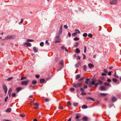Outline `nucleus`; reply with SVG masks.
<instances>
[{
    "mask_svg": "<svg viewBox=\"0 0 121 121\" xmlns=\"http://www.w3.org/2000/svg\"><path fill=\"white\" fill-rule=\"evenodd\" d=\"M8 97H6L4 101L6 102L7 100Z\"/></svg>",
    "mask_w": 121,
    "mask_h": 121,
    "instance_id": "obj_56",
    "label": "nucleus"
},
{
    "mask_svg": "<svg viewBox=\"0 0 121 121\" xmlns=\"http://www.w3.org/2000/svg\"><path fill=\"white\" fill-rule=\"evenodd\" d=\"M101 75L102 76H105L106 75V74L104 73H103L101 74Z\"/></svg>",
    "mask_w": 121,
    "mask_h": 121,
    "instance_id": "obj_64",
    "label": "nucleus"
},
{
    "mask_svg": "<svg viewBox=\"0 0 121 121\" xmlns=\"http://www.w3.org/2000/svg\"><path fill=\"white\" fill-rule=\"evenodd\" d=\"M79 39V38L77 37H76L74 38L73 40L75 41H77Z\"/></svg>",
    "mask_w": 121,
    "mask_h": 121,
    "instance_id": "obj_38",
    "label": "nucleus"
},
{
    "mask_svg": "<svg viewBox=\"0 0 121 121\" xmlns=\"http://www.w3.org/2000/svg\"><path fill=\"white\" fill-rule=\"evenodd\" d=\"M87 108V106L85 104L83 105L82 107V108L83 109H86Z\"/></svg>",
    "mask_w": 121,
    "mask_h": 121,
    "instance_id": "obj_16",
    "label": "nucleus"
},
{
    "mask_svg": "<svg viewBox=\"0 0 121 121\" xmlns=\"http://www.w3.org/2000/svg\"><path fill=\"white\" fill-rule=\"evenodd\" d=\"M101 95H103L104 96H106L107 95V94L105 93H101L100 94Z\"/></svg>",
    "mask_w": 121,
    "mask_h": 121,
    "instance_id": "obj_41",
    "label": "nucleus"
},
{
    "mask_svg": "<svg viewBox=\"0 0 121 121\" xmlns=\"http://www.w3.org/2000/svg\"><path fill=\"white\" fill-rule=\"evenodd\" d=\"M82 55L83 56V59H85L86 58L85 55L83 54Z\"/></svg>",
    "mask_w": 121,
    "mask_h": 121,
    "instance_id": "obj_52",
    "label": "nucleus"
},
{
    "mask_svg": "<svg viewBox=\"0 0 121 121\" xmlns=\"http://www.w3.org/2000/svg\"><path fill=\"white\" fill-rule=\"evenodd\" d=\"M16 37L15 35H8L5 38V39L8 40L10 39H13Z\"/></svg>",
    "mask_w": 121,
    "mask_h": 121,
    "instance_id": "obj_2",
    "label": "nucleus"
},
{
    "mask_svg": "<svg viewBox=\"0 0 121 121\" xmlns=\"http://www.w3.org/2000/svg\"><path fill=\"white\" fill-rule=\"evenodd\" d=\"M112 101L113 102H115L117 100V98L115 97H112Z\"/></svg>",
    "mask_w": 121,
    "mask_h": 121,
    "instance_id": "obj_9",
    "label": "nucleus"
},
{
    "mask_svg": "<svg viewBox=\"0 0 121 121\" xmlns=\"http://www.w3.org/2000/svg\"><path fill=\"white\" fill-rule=\"evenodd\" d=\"M86 93L82 91L81 95H86Z\"/></svg>",
    "mask_w": 121,
    "mask_h": 121,
    "instance_id": "obj_32",
    "label": "nucleus"
},
{
    "mask_svg": "<svg viewBox=\"0 0 121 121\" xmlns=\"http://www.w3.org/2000/svg\"><path fill=\"white\" fill-rule=\"evenodd\" d=\"M25 44L27 46L29 47L31 46V44L30 43H25Z\"/></svg>",
    "mask_w": 121,
    "mask_h": 121,
    "instance_id": "obj_18",
    "label": "nucleus"
},
{
    "mask_svg": "<svg viewBox=\"0 0 121 121\" xmlns=\"http://www.w3.org/2000/svg\"><path fill=\"white\" fill-rule=\"evenodd\" d=\"M61 48L63 50L64 49H65V48L64 46H62L61 47Z\"/></svg>",
    "mask_w": 121,
    "mask_h": 121,
    "instance_id": "obj_61",
    "label": "nucleus"
},
{
    "mask_svg": "<svg viewBox=\"0 0 121 121\" xmlns=\"http://www.w3.org/2000/svg\"><path fill=\"white\" fill-rule=\"evenodd\" d=\"M86 46H84V53H85L86 52Z\"/></svg>",
    "mask_w": 121,
    "mask_h": 121,
    "instance_id": "obj_35",
    "label": "nucleus"
},
{
    "mask_svg": "<svg viewBox=\"0 0 121 121\" xmlns=\"http://www.w3.org/2000/svg\"><path fill=\"white\" fill-rule=\"evenodd\" d=\"M104 85L105 86H111L107 82H105L104 83Z\"/></svg>",
    "mask_w": 121,
    "mask_h": 121,
    "instance_id": "obj_21",
    "label": "nucleus"
},
{
    "mask_svg": "<svg viewBox=\"0 0 121 121\" xmlns=\"http://www.w3.org/2000/svg\"><path fill=\"white\" fill-rule=\"evenodd\" d=\"M80 90L82 91H85V90H84L82 88H81L80 89Z\"/></svg>",
    "mask_w": 121,
    "mask_h": 121,
    "instance_id": "obj_53",
    "label": "nucleus"
},
{
    "mask_svg": "<svg viewBox=\"0 0 121 121\" xmlns=\"http://www.w3.org/2000/svg\"><path fill=\"white\" fill-rule=\"evenodd\" d=\"M56 41L55 43H60L61 41V39L60 38V36H57L56 38Z\"/></svg>",
    "mask_w": 121,
    "mask_h": 121,
    "instance_id": "obj_4",
    "label": "nucleus"
},
{
    "mask_svg": "<svg viewBox=\"0 0 121 121\" xmlns=\"http://www.w3.org/2000/svg\"><path fill=\"white\" fill-rule=\"evenodd\" d=\"M104 72L107 73H108V71L106 69H104Z\"/></svg>",
    "mask_w": 121,
    "mask_h": 121,
    "instance_id": "obj_54",
    "label": "nucleus"
},
{
    "mask_svg": "<svg viewBox=\"0 0 121 121\" xmlns=\"http://www.w3.org/2000/svg\"><path fill=\"white\" fill-rule=\"evenodd\" d=\"M64 27L65 28V29H67L68 28V26H67L66 25H65L64 26Z\"/></svg>",
    "mask_w": 121,
    "mask_h": 121,
    "instance_id": "obj_63",
    "label": "nucleus"
},
{
    "mask_svg": "<svg viewBox=\"0 0 121 121\" xmlns=\"http://www.w3.org/2000/svg\"><path fill=\"white\" fill-rule=\"evenodd\" d=\"M96 80L95 79H92V81H90V82L91 83V84L93 85L95 84V82H96Z\"/></svg>",
    "mask_w": 121,
    "mask_h": 121,
    "instance_id": "obj_8",
    "label": "nucleus"
},
{
    "mask_svg": "<svg viewBox=\"0 0 121 121\" xmlns=\"http://www.w3.org/2000/svg\"><path fill=\"white\" fill-rule=\"evenodd\" d=\"M97 83H98V84L101 85L103 83V82L102 81L100 80H98V82Z\"/></svg>",
    "mask_w": 121,
    "mask_h": 121,
    "instance_id": "obj_25",
    "label": "nucleus"
},
{
    "mask_svg": "<svg viewBox=\"0 0 121 121\" xmlns=\"http://www.w3.org/2000/svg\"><path fill=\"white\" fill-rule=\"evenodd\" d=\"M63 107L62 106H60L59 107V108L60 109H63Z\"/></svg>",
    "mask_w": 121,
    "mask_h": 121,
    "instance_id": "obj_60",
    "label": "nucleus"
},
{
    "mask_svg": "<svg viewBox=\"0 0 121 121\" xmlns=\"http://www.w3.org/2000/svg\"><path fill=\"white\" fill-rule=\"evenodd\" d=\"M88 66L90 68H91L92 67H93L94 66L91 63L89 64L88 65Z\"/></svg>",
    "mask_w": 121,
    "mask_h": 121,
    "instance_id": "obj_12",
    "label": "nucleus"
},
{
    "mask_svg": "<svg viewBox=\"0 0 121 121\" xmlns=\"http://www.w3.org/2000/svg\"><path fill=\"white\" fill-rule=\"evenodd\" d=\"M86 99H90L93 101H95V100L93 98L90 97H88L86 98Z\"/></svg>",
    "mask_w": 121,
    "mask_h": 121,
    "instance_id": "obj_10",
    "label": "nucleus"
},
{
    "mask_svg": "<svg viewBox=\"0 0 121 121\" xmlns=\"http://www.w3.org/2000/svg\"><path fill=\"white\" fill-rule=\"evenodd\" d=\"M77 32L74 33L72 34V35L75 36L77 35Z\"/></svg>",
    "mask_w": 121,
    "mask_h": 121,
    "instance_id": "obj_44",
    "label": "nucleus"
},
{
    "mask_svg": "<svg viewBox=\"0 0 121 121\" xmlns=\"http://www.w3.org/2000/svg\"><path fill=\"white\" fill-rule=\"evenodd\" d=\"M16 95L15 93H13L12 94V96L13 97H15Z\"/></svg>",
    "mask_w": 121,
    "mask_h": 121,
    "instance_id": "obj_47",
    "label": "nucleus"
},
{
    "mask_svg": "<svg viewBox=\"0 0 121 121\" xmlns=\"http://www.w3.org/2000/svg\"><path fill=\"white\" fill-rule=\"evenodd\" d=\"M6 111L7 112H10L11 111V109L10 108H8L6 110Z\"/></svg>",
    "mask_w": 121,
    "mask_h": 121,
    "instance_id": "obj_28",
    "label": "nucleus"
},
{
    "mask_svg": "<svg viewBox=\"0 0 121 121\" xmlns=\"http://www.w3.org/2000/svg\"><path fill=\"white\" fill-rule=\"evenodd\" d=\"M114 77L117 78H118V75H117L116 74V72H115L114 74Z\"/></svg>",
    "mask_w": 121,
    "mask_h": 121,
    "instance_id": "obj_36",
    "label": "nucleus"
},
{
    "mask_svg": "<svg viewBox=\"0 0 121 121\" xmlns=\"http://www.w3.org/2000/svg\"><path fill=\"white\" fill-rule=\"evenodd\" d=\"M88 36L90 38H92V35L91 34H89L88 35Z\"/></svg>",
    "mask_w": 121,
    "mask_h": 121,
    "instance_id": "obj_34",
    "label": "nucleus"
},
{
    "mask_svg": "<svg viewBox=\"0 0 121 121\" xmlns=\"http://www.w3.org/2000/svg\"><path fill=\"white\" fill-rule=\"evenodd\" d=\"M29 81L28 80H27L26 81H22L21 82V84L22 85H25V86L27 85L28 83L29 82Z\"/></svg>",
    "mask_w": 121,
    "mask_h": 121,
    "instance_id": "obj_3",
    "label": "nucleus"
},
{
    "mask_svg": "<svg viewBox=\"0 0 121 121\" xmlns=\"http://www.w3.org/2000/svg\"><path fill=\"white\" fill-rule=\"evenodd\" d=\"M34 51L35 53H36L38 52V49L37 48L35 47H34L33 48Z\"/></svg>",
    "mask_w": 121,
    "mask_h": 121,
    "instance_id": "obj_11",
    "label": "nucleus"
},
{
    "mask_svg": "<svg viewBox=\"0 0 121 121\" xmlns=\"http://www.w3.org/2000/svg\"><path fill=\"white\" fill-rule=\"evenodd\" d=\"M86 81L85 82V83L86 84H88V82L90 80V79L87 78L86 79Z\"/></svg>",
    "mask_w": 121,
    "mask_h": 121,
    "instance_id": "obj_20",
    "label": "nucleus"
},
{
    "mask_svg": "<svg viewBox=\"0 0 121 121\" xmlns=\"http://www.w3.org/2000/svg\"><path fill=\"white\" fill-rule=\"evenodd\" d=\"M19 116L22 117H26V115L24 114H21L19 115Z\"/></svg>",
    "mask_w": 121,
    "mask_h": 121,
    "instance_id": "obj_24",
    "label": "nucleus"
},
{
    "mask_svg": "<svg viewBox=\"0 0 121 121\" xmlns=\"http://www.w3.org/2000/svg\"><path fill=\"white\" fill-rule=\"evenodd\" d=\"M86 67L87 66L86 65H84L83 66V69L85 71H86Z\"/></svg>",
    "mask_w": 121,
    "mask_h": 121,
    "instance_id": "obj_23",
    "label": "nucleus"
},
{
    "mask_svg": "<svg viewBox=\"0 0 121 121\" xmlns=\"http://www.w3.org/2000/svg\"><path fill=\"white\" fill-rule=\"evenodd\" d=\"M87 88V86L86 85H85L83 87L84 89H86Z\"/></svg>",
    "mask_w": 121,
    "mask_h": 121,
    "instance_id": "obj_62",
    "label": "nucleus"
},
{
    "mask_svg": "<svg viewBox=\"0 0 121 121\" xmlns=\"http://www.w3.org/2000/svg\"><path fill=\"white\" fill-rule=\"evenodd\" d=\"M62 30H59V32L58 33L57 36H60L61 34L62 33Z\"/></svg>",
    "mask_w": 121,
    "mask_h": 121,
    "instance_id": "obj_13",
    "label": "nucleus"
},
{
    "mask_svg": "<svg viewBox=\"0 0 121 121\" xmlns=\"http://www.w3.org/2000/svg\"><path fill=\"white\" fill-rule=\"evenodd\" d=\"M110 2L111 4H116L117 3V0H110Z\"/></svg>",
    "mask_w": 121,
    "mask_h": 121,
    "instance_id": "obj_5",
    "label": "nucleus"
},
{
    "mask_svg": "<svg viewBox=\"0 0 121 121\" xmlns=\"http://www.w3.org/2000/svg\"><path fill=\"white\" fill-rule=\"evenodd\" d=\"M107 81L109 82H110L111 81V80L109 78H108Z\"/></svg>",
    "mask_w": 121,
    "mask_h": 121,
    "instance_id": "obj_57",
    "label": "nucleus"
},
{
    "mask_svg": "<svg viewBox=\"0 0 121 121\" xmlns=\"http://www.w3.org/2000/svg\"><path fill=\"white\" fill-rule=\"evenodd\" d=\"M112 80L114 82H116L117 81V79L115 78H113Z\"/></svg>",
    "mask_w": 121,
    "mask_h": 121,
    "instance_id": "obj_33",
    "label": "nucleus"
},
{
    "mask_svg": "<svg viewBox=\"0 0 121 121\" xmlns=\"http://www.w3.org/2000/svg\"><path fill=\"white\" fill-rule=\"evenodd\" d=\"M79 43L78 42H76V43L74 45V47H77Z\"/></svg>",
    "mask_w": 121,
    "mask_h": 121,
    "instance_id": "obj_29",
    "label": "nucleus"
},
{
    "mask_svg": "<svg viewBox=\"0 0 121 121\" xmlns=\"http://www.w3.org/2000/svg\"><path fill=\"white\" fill-rule=\"evenodd\" d=\"M40 76V75H36L35 76V77L37 78H38Z\"/></svg>",
    "mask_w": 121,
    "mask_h": 121,
    "instance_id": "obj_51",
    "label": "nucleus"
},
{
    "mask_svg": "<svg viewBox=\"0 0 121 121\" xmlns=\"http://www.w3.org/2000/svg\"><path fill=\"white\" fill-rule=\"evenodd\" d=\"M26 77H22H22H21V78L20 79V80H23L24 79H26Z\"/></svg>",
    "mask_w": 121,
    "mask_h": 121,
    "instance_id": "obj_42",
    "label": "nucleus"
},
{
    "mask_svg": "<svg viewBox=\"0 0 121 121\" xmlns=\"http://www.w3.org/2000/svg\"><path fill=\"white\" fill-rule=\"evenodd\" d=\"M84 78V77L78 80V81L79 82L76 84L75 83H73V87H76V88L81 87L82 86V83L83 82V80Z\"/></svg>",
    "mask_w": 121,
    "mask_h": 121,
    "instance_id": "obj_1",
    "label": "nucleus"
},
{
    "mask_svg": "<svg viewBox=\"0 0 121 121\" xmlns=\"http://www.w3.org/2000/svg\"><path fill=\"white\" fill-rule=\"evenodd\" d=\"M75 52L77 53H79L80 52V51L78 48H77L75 50Z\"/></svg>",
    "mask_w": 121,
    "mask_h": 121,
    "instance_id": "obj_15",
    "label": "nucleus"
},
{
    "mask_svg": "<svg viewBox=\"0 0 121 121\" xmlns=\"http://www.w3.org/2000/svg\"><path fill=\"white\" fill-rule=\"evenodd\" d=\"M22 90V89L21 88H17L16 89V90L17 91H19Z\"/></svg>",
    "mask_w": 121,
    "mask_h": 121,
    "instance_id": "obj_30",
    "label": "nucleus"
},
{
    "mask_svg": "<svg viewBox=\"0 0 121 121\" xmlns=\"http://www.w3.org/2000/svg\"><path fill=\"white\" fill-rule=\"evenodd\" d=\"M3 87L5 94H6L8 90L7 87L5 85L3 84Z\"/></svg>",
    "mask_w": 121,
    "mask_h": 121,
    "instance_id": "obj_6",
    "label": "nucleus"
},
{
    "mask_svg": "<svg viewBox=\"0 0 121 121\" xmlns=\"http://www.w3.org/2000/svg\"><path fill=\"white\" fill-rule=\"evenodd\" d=\"M46 44L48 45L49 44V43L48 42V40H46Z\"/></svg>",
    "mask_w": 121,
    "mask_h": 121,
    "instance_id": "obj_48",
    "label": "nucleus"
},
{
    "mask_svg": "<svg viewBox=\"0 0 121 121\" xmlns=\"http://www.w3.org/2000/svg\"><path fill=\"white\" fill-rule=\"evenodd\" d=\"M45 81V80L43 79H41L40 80V82L41 83H43Z\"/></svg>",
    "mask_w": 121,
    "mask_h": 121,
    "instance_id": "obj_17",
    "label": "nucleus"
},
{
    "mask_svg": "<svg viewBox=\"0 0 121 121\" xmlns=\"http://www.w3.org/2000/svg\"><path fill=\"white\" fill-rule=\"evenodd\" d=\"M111 75V72L110 71H109L108 73V75L109 76H110Z\"/></svg>",
    "mask_w": 121,
    "mask_h": 121,
    "instance_id": "obj_58",
    "label": "nucleus"
},
{
    "mask_svg": "<svg viewBox=\"0 0 121 121\" xmlns=\"http://www.w3.org/2000/svg\"><path fill=\"white\" fill-rule=\"evenodd\" d=\"M44 45V43L43 42H41L40 43V45L41 46H43Z\"/></svg>",
    "mask_w": 121,
    "mask_h": 121,
    "instance_id": "obj_40",
    "label": "nucleus"
},
{
    "mask_svg": "<svg viewBox=\"0 0 121 121\" xmlns=\"http://www.w3.org/2000/svg\"><path fill=\"white\" fill-rule=\"evenodd\" d=\"M32 83L33 84H35L37 83V82L36 80H34L32 81Z\"/></svg>",
    "mask_w": 121,
    "mask_h": 121,
    "instance_id": "obj_27",
    "label": "nucleus"
},
{
    "mask_svg": "<svg viewBox=\"0 0 121 121\" xmlns=\"http://www.w3.org/2000/svg\"><path fill=\"white\" fill-rule=\"evenodd\" d=\"M100 89L101 91H104L106 90L104 86H102L101 87Z\"/></svg>",
    "mask_w": 121,
    "mask_h": 121,
    "instance_id": "obj_14",
    "label": "nucleus"
},
{
    "mask_svg": "<svg viewBox=\"0 0 121 121\" xmlns=\"http://www.w3.org/2000/svg\"><path fill=\"white\" fill-rule=\"evenodd\" d=\"M13 78V77H10L7 80L8 81H9L12 79Z\"/></svg>",
    "mask_w": 121,
    "mask_h": 121,
    "instance_id": "obj_50",
    "label": "nucleus"
},
{
    "mask_svg": "<svg viewBox=\"0 0 121 121\" xmlns=\"http://www.w3.org/2000/svg\"><path fill=\"white\" fill-rule=\"evenodd\" d=\"M64 61L63 60H60V63L59 64V65L60 67H62L64 65Z\"/></svg>",
    "mask_w": 121,
    "mask_h": 121,
    "instance_id": "obj_7",
    "label": "nucleus"
},
{
    "mask_svg": "<svg viewBox=\"0 0 121 121\" xmlns=\"http://www.w3.org/2000/svg\"><path fill=\"white\" fill-rule=\"evenodd\" d=\"M34 104L36 106H38L39 105V104L38 103H34Z\"/></svg>",
    "mask_w": 121,
    "mask_h": 121,
    "instance_id": "obj_55",
    "label": "nucleus"
},
{
    "mask_svg": "<svg viewBox=\"0 0 121 121\" xmlns=\"http://www.w3.org/2000/svg\"><path fill=\"white\" fill-rule=\"evenodd\" d=\"M80 117V116L78 115H76L75 117V119H76L77 121H79L78 119Z\"/></svg>",
    "mask_w": 121,
    "mask_h": 121,
    "instance_id": "obj_22",
    "label": "nucleus"
},
{
    "mask_svg": "<svg viewBox=\"0 0 121 121\" xmlns=\"http://www.w3.org/2000/svg\"><path fill=\"white\" fill-rule=\"evenodd\" d=\"M87 119V117H84L82 118L83 120L84 121H86Z\"/></svg>",
    "mask_w": 121,
    "mask_h": 121,
    "instance_id": "obj_19",
    "label": "nucleus"
},
{
    "mask_svg": "<svg viewBox=\"0 0 121 121\" xmlns=\"http://www.w3.org/2000/svg\"><path fill=\"white\" fill-rule=\"evenodd\" d=\"M75 31L76 32H77V33H78V34H80V31L79 30H78V29H76L75 30Z\"/></svg>",
    "mask_w": 121,
    "mask_h": 121,
    "instance_id": "obj_43",
    "label": "nucleus"
},
{
    "mask_svg": "<svg viewBox=\"0 0 121 121\" xmlns=\"http://www.w3.org/2000/svg\"><path fill=\"white\" fill-rule=\"evenodd\" d=\"M75 90L73 88H71L70 89V90L71 91H73Z\"/></svg>",
    "mask_w": 121,
    "mask_h": 121,
    "instance_id": "obj_49",
    "label": "nucleus"
},
{
    "mask_svg": "<svg viewBox=\"0 0 121 121\" xmlns=\"http://www.w3.org/2000/svg\"><path fill=\"white\" fill-rule=\"evenodd\" d=\"M83 36L84 37H86L87 35V33H84L83 34Z\"/></svg>",
    "mask_w": 121,
    "mask_h": 121,
    "instance_id": "obj_39",
    "label": "nucleus"
},
{
    "mask_svg": "<svg viewBox=\"0 0 121 121\" xmlns=\"http://www.w3.org/2000/svg\"><path fill=\"white\" fill-rule=\"evenodd\" d=\"M27 40L28 42H32L34 41V40L30 39H27Z\"/></svg>",
    "mask_w": 121,
    "mask_h": 121,
    "instance_id": "obj_31",
    "label": "nucleus"
},
{
    "mask_svg": "<svg viewBox=\"0 0 121 121\" xmlns=\"http://www.w3.org/2000/svg\"><path fill=\"white\" fill-rule=\"evenodd\" d=\"M98 85V83H95V84L94 85H95V87H97Z\"/></svg>",
    "mask_w": 121,
    "mask_h": 121,
    "instance_id": "obj_45",
    "label": "nucleus"
},
{
    "mask_svg": "<svg viewBox=\"0 0 121 121\" xmlns=\"http://www.w3.org/2000/svg\"><path fill=\"white\" fill-rule=\"evenodd\" d=\"M80 77V76L79 74L77 75L76 77V79H77L78 78H79Z\"/></svg>",
    "mask_w": 121,
    "mask_h": 121,
    "instance_id": "obj_26",
    "label": "nucleus"
},
{
    "mask_svg": "<svg viewBox=\"0 0 121 121\" xmlns=\"http://www.w3.org/2000/svg\"><path fill=\"white\" fill-rule=\"evenodd\" d=\"M12 91V89L11 88H10L9 90V91L8 92V93H11Z\"/></svg>",
    "mask_w": 121,
    "mask_h": 121,
    "instance_id": "obj_37",
    "label": "nucleus"
},
{
    "mask_svg": "<svg viewBox=\"0 0 121 121\" xmlns=\"http://www.w3.org/2000/svg\"><path fill=\"white\" fill-rule=\"evenodd\" d=\"M78 104L77 103H74L73 104V105L74 106H76L78 105Z\"/></svg>",
    "mask_w": 121,
    "mask_h": 121,
    "instance_id": "obj_46",
    "label": "nucleus"
},
{
    "mask_svg": "<svg viewBox=\"0 0 121 121\" xmlns=\"http://www.w3.org/2000/svg\"><path fill=\"white\" fill-rule=\"evenodd\" d=\"M68 104L69 105H71V104L70 103V102L69 101H68L67 102Z\"/></svg>",
    "mask_w": 121,
    "mask_h": 121,
    "instance_id": "obj_59",
    "label": "nucleus"
}]
</instances>
